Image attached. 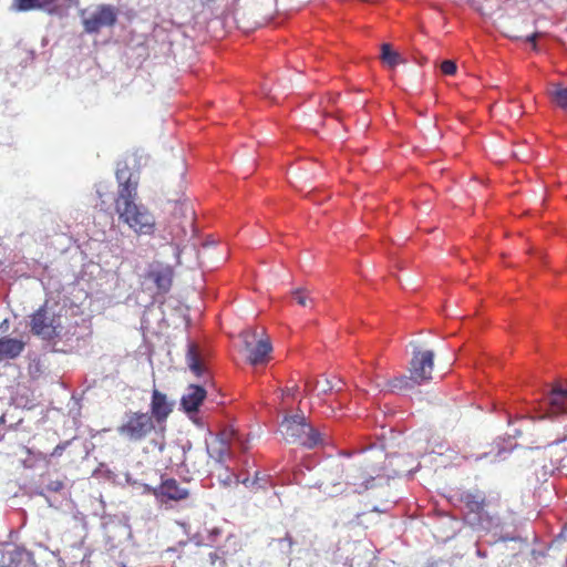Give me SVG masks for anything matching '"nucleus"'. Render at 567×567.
<instances>
[{"label":"nucleus","mask_w":567,"mask_h":567,"mask_svg":"<svg viewBox=\"0 0 567 567\" xmlns=\"http://www.w3.org/2000/svg\"><path fill=\"white\" fill-rule=\"evenodd\" d=\"M208 454L216 462H224L229 455V444L223 439H215L207 447Z\"/></svg>","instance_id":"nucleus-19"},{"label":"nucleus","mask_w":567,"mask_h":567,"mask_svg":"<svg viewBox=\"0 0 567 567\" xmlns=\"http://www.w3.org/2000/svg\"><path fill=\"white\" fill-rule=\"evenodd\" d=\"M25 342L16 338H0V361L18 358L24 350Z\"/></svg>","instance_id":"nucleus-15"},{"label":"nucleus","mask_w":567,"mask_h":567,"mask_svg":"<svg viewBox=\"0 0 567 567\" xmlns=\"http://www.w3.org/2000/svg\"><path fill=\"white\" fill-rule=\"evenodd\" d=\"M62 487V483L61 482H58L56 484H53V487L51 488L52 491H59L60 488Z\"/></svg>","instance_id":"nucleus-32"},{"label":"nucleus","mask_w":567,"mask_h":567,"mask_svg":"<svg viewBox=\"0 0 567 567\" xmlns=\"http://www.w3.org/2000/svg\"><path fill=\"white\" fill-rule=\"evenodd\" d=\"M359 468H350L346 474V484L353 486V492L362 493L374 486V476L378 471L374 467L364 466L360 475L355 474Z\"/></svg>","instance_id":"nucleus-12"},{"label":"nucleus","mask_w":567,"mask_h":567,"mask_svg":"<svg viewBox=\"0 0 567 567\" xmlns=\"http://www.w3.org/2000/svg\"><path fill=\"white\" fill-rule=\"evenodd\" d=\"M280 432L287 442L308 449L323 443L321 433L313 429L302 414L286 416L280 424Z\"/></svg>","instance_id":"nucleus-3"},{"label":"nucleus","mask_w":567,"mask_h":567,"mask_svg":"<svg viewBox=\"0 0 567 567\" xmlns=\"http://www.w3.org/2000/svg\"><path fill=\"white\" fill-rule=\"evenodd\" d=\"M214 1H215V0H200V2H202L203 4H208V3H212V2H214Z\"/></svg>","instance_id":"nucleus-34"},{"label":"nucleus","mask_w":567,"mask_h":567,"mask_svg":"<svg viewBox=\"0 0 567 567\" xmlns=\"http://www.w3.org/2000/svg\"><path fill=\"white\" fill-rule=\"evenodd\" d=\"M293 299L301 307H308L313 303L312 299L309 297V293L303 289H297L292 292Z\"/></svg>","instance_id":"nucleus-21"},{"label":"nucleus","mask_w":567,"mask_h":567,"mask_svg":"<svg viewBox=\"0 0 567 567\" xmlns=\"http://www.w3.org/2000/svg\"><path fill=\"white\" fill-rule=\"evenodd\" d=\"M174 409V402L169 401L167 395L158 389H153L150 416L155 424H163L166 422Z\"/></svg>","instance_id":"nucleus-11"},{"label":"nucleus","mask_w":567,"mask_h":567,"mask_svg":"<svg viewBox=\"0 0 567 567\" xmlns=\"http://www.w3.org/2000/svg\"><path fill=\"white\" fill-rule=\"evenodd\" d=\"M264 330L259 336L258 331L251 328L246 329L240 333L247 360L252 365L266 363L268 361L269 353L272 350L269 338L264 337Z\"/></svg>","instance_id":"nucleus-6"},{"label":"nucleus","mask_w":567,"mask_h":567,"mask_svg":"<svg viewBox=\"0 0 567 567\" xmlns=\"http://www.w3.org/2000/svg\"><path fill=\"white\" fill-rule=\"evenodd\" d=\"M462 508L471 524L491 530L502 525L501 506L497 501L486 497L481 489H467L460 494Z\"/></svg>","instance_id":"nucleus-2"},{"label":"nucleus","mask_w":567,"mask_h":567,"mask_svg":"<svg viewBox=\"0 0 567 567\" xmlns=\"http://www.w3.org/2000/svg\"><path fill=\"white\" fill-rule=\"evenodd\" d=\"M174 209L179 214L181 217H189L190 220L193 219V210L186 203H176Z\"/></svg>","instance_id":"nucleus-22"},{"label":"nucleus","mask_w":567,"mask_h":567,"mask_svg":"<svg viewBox=\"0 0 567 567\" xmlns=\"http://www.w3.org/2000/svg\"><path fill=\"white\" fill-rule=\"evenodd\" d=\"M205 398L206 390L200 385L192 384L182 398V406L187 413L197 412Z\"/></svg>","instance_id":"nucleus-14"},{"label":"nucleus","mask_w":567,"mask_h":567,"mask_svg":"<svg viewBox=\"0 0 567 567\" xmlns=\"http://www.w3.org/2000/svg\"><path fill=\"white\" fill-rule=\"evenodd\" d=\"M30 331L42 340L59 338L63 330L62 317L48 302L35 310L29 322Z\"/></svg>","instance_id":"nucleus-5"},{"label":"nucleus","mask_w":567,"mask_h":567,"mask_svg":"<svg viewBox=\"0 0 567 567\" xmlns=\"http://www.w3.org/2000/svg\"><path fill=\"white\" fill-rule=\"evenodd\" d=\"M548 401L554 413H567V390L553 389Z\"/></svg>","instance_id":"nucleus-17"},{"label":"nucleus","mask_w":567,"mask_h":567,"mask_svg":"<svg viewBox=\"0 0 567 567\" xmlns=\"http://www.w3.org/2000/svg\"><path fill=\"white\" fill-rule=\"evenodd\" d=\"M156 430L148 412L128 411L122 423L116 427L117 434L130 443L145 441Z\"/></svg>","instance_id":"nucleus-4"},{"label":"nucleus","mask_w":567,"mask_h":567,"mask_svg":"<svg viewBox=\"0 0 567 567\" xmlns=\"http://www.w3.org/2000/svg\"><path fill=\"white\" fill-rule=\"evenodd\" d=\"M416 384L414 382V379L410 374V377L406 375H400L389 381L388 385L392 392L395 391H402L410 388H413V385Z\"/></svg>","instance_id":"nucleus-20"},{"label":"nucleus","mask_w":567,"mask_h":567,"mask_svg":"<svg viewBox=\"0 0 567 567\" xmlns=\"http://www.w3.org/2000/svg\"><path fill=\"white\" fill-rule=\"evenodd\" d=\"M381 60L388 68L403 65L411 69H435L437 66L436 61H430L423 56H421L420 59H415L412 65H408L406 59L399 52L394 51L389 43H383L381 45Z\"/></svg>","instance_id":"nucleus-9"},{"label":"nucleus","mask_w":567,"mask_h":567,"mask_svg":"<svg viewBox=\"0 0 567 567\" xmlns=\"http://www.w3.org/2000/svg\"><path fill=\"white\" fill-rule=\"evenodd\" d=\"M186 363L190 371L196 377H202L205 373L206 368L203 361L200 360L198 348L195 343L188 344V350L186 353Z\"/></svg>","instance_id":"nucleus-16"},{"label":"nucleus","mask_w":567,"mask_h":567,"mask_svg":"<svg viewBox=\"0 0 567 567\" xmlns=\"http://www.w3.org/2000/svg\"><path fill=\"white\" fill-rule=\"evenodd\" d=\"M537 37H538V34H537V33H533L532 35L526 37V41H528V42H530V43H533V44H534L535 39H536Z\"/></svg>","instance_id":"nucleus-30"},{"label":"nucleus","mask_w":567,"mask_h":567,"mask_svg":"<svg viewBox=\"0 0 567 567\" xmlns=\"http://www.w3.org/2000/svg\"><path fill=\"white\" fill-rule=\"evenodd\" d=\"M297 390V386L287 388L284 390V394L288 396H292L295 394V391Z\"/></svg>","instance_id":"nucleus-29"},{"label":"nucleus","mask_w":567,"mask_h":567,"mask_svg":"<svg viewBox=\"0 0 567 567\" xmlns=\"http://www.w3.org/2000/svg\"><path fill=\"white\" fill-rule=\"evenodd\" d=\"M40 456L42 457V460H47L45 455L40 454Z\"/></svg>","instance_id":"nucleus-35"},{"label":"nucleus","mask_w":567,"mask_h":567,"mask_svg":"<svg viewBox=\"0 0 567 567\" xmlns=\"http://www.w3.org/2000/svg\"><path fill=\"white\" fill-rule=\"evenodd\" d=\"M220 534V529L217 528V527H214L212 529H209V538L210 540H215V537H217L218 535Z\"/></svg>","instance_id":"nucleus-28"},{"label":"nucleus","mask_w":567,"mask_h":567,"mask_svg":"<svg viewBox=\"0 0 567 567\" xmlns=\"http://www.w3.org/2000/svg\"><path fill=\"white\" fill-rule=\"evenodd\" d=\"M156 445L158 446V450L162 452L164 450V442H158L156 443Z\"/></svg>","instance_id":"nucleus-33"},{"label":"nucleus","mask_w":567,"mask_h":567,"mask_svg":"<svg viewBox=\"0 0 567 567\" xmlns=\"http://www.w3.org/2000/svg\"><path fill=\"white\" fill-rule=\"evenodd\" d=\"M341 381L338 380V382L333 383L331 380L326 379L324 384L322 385L321 392L327 394L328 392H331L333 390L341 391Z\"/></svg>","instance_id":"nucleus-23"},{"label":"nucleus","mask_w":567,"mask_h":567,"mask_svg":"<svg viewBox=\"0 0 567 567\" xmlns=\"http://www.w3.org/2000/svg\"><path fill=\"white\" fill-rule=\"evenodd\" d=\"M548 95L556 106L567 110V86L561 83H550Z\"/></svg>","instance_id":"nucleus-18"},{"label":"nucleus","mask_w":567,"mask_h":567,"mask_svg":"<svg viewBox=\"0 0 567 567\" xmlns=\"http://www.w3.org/2000/svg\"><path fill=\"white\" fill-rule=\"evenodd\" d=\"M107 190H109V188H107V186H106V185H104V184H102V183L97 185L96 194H97V196H99V197H100V199H101V207H102V208H103V205H105V204H106V202L103 199V196L107 193Z\"/></svg>","instance_id":"nucleus-26"},{"label":"nucleus","mask_w":567,"mask_h":567,"mask_svg":"<svg viewBox=\"0 0 567 567\" xmlns=\"http://www.w3.org/2000/svg\"><path fill=\"white\" fill-rule=\"evenodd\" d=\"M174 270L168 265L156 264L151 267L146 278L152 280L158 292L166 293L172 287Z\"/></svg>","instance_id":"nucleus-13"},{"label":"nucleus","mask_w":567,"mask_h":567,"mask_svg":"<svg viewBox=\"0 0 567 567\" xmlns=\"http://www.w3.org/2000/svg\"><path fill=\"white\" fill-rule=\"evenodd\" d=\"M62 487V483L61 482H58L56 484H53V487L51 488L52 491H59L60 488Z\"/></svg>","instance_id":"nucleus-31"},{"label":"nucleus","mask_w":567,"mask_h":567,"mask_svg":"<svg viewBox=\"0 0 567 567\" xmlns=\"http://www.w3.org/2000/svg\"><path fill=\"white\" fill-rule=\"evenodd\" d=\"M223 555H225V553H223ZM208 558L212 565H215L217 561H219L221 567L226 566L225 557L220 556L217 550L209 553Z\"/></svg>","instance_id":"nucleus-24"},{"label":"nucleus","mask_w":567,"mask_h":567,"mask_svg":"<svg viewBox=\"0 0 567 567\" xmlns=\"http://www.w3.org/2000/svg\"><path fill=\"white\" fill-rule=\"evenodd\" d=\"M151 493L161 502H181L190 495L188 488L184 487L175 478H163L161 484L151 489Z\"/></svg>","instance_id":"nucleus-10"},{"label":"nucleus","mask_w":567,"mask_h":567,"mask_svg":"<svg viewBox=\"0 0 567 567\" xmlns=\"http://www.w3.org/2000/svg\"><path fill=\"white\" fill-rule=\"evenodd\" d=\"M433 367L434 352L432 350L415 351L410 362L409 371L414 382L421 384L432 379Z\"/></svg>","instance_id":"nucleus-8"},{"label":"nucleus","mask_w":567,"mask_h":567,"mask_svg":"<svg viewBox=\"0 0 567 567\" xmlns=\"http://www.w3.org/2000/svg\"><path fill=\"white\" fill-rule=\"evenodd\" d=\"M68 444L69 442L56 445L50 456H61Z\"/></svg>","instance_id":"nucleus-27"},{"label":"nucleus","mask_w":567,"mask_h":567,"mask_svg":"<svg viewBox=\"0 0 567 567\" xmlns=\"http://www.w3.org/2000/svg\"><path fill=\"white\" fill-rule=\"evenodd\" d=\"M116 22V12L110 4H101L83 17L84 30L87 33L99 32L102 28L112 27Z\"/></svg>","instance_id":"nucleus-7"},{"label":"nucleus","mask_w":567,"mask_h":567,"mask_svg":"<svg viewBox=\"0 0 567 567\" xmlns=\"http://www.w3.org/2000/svg\"><path fill=\"white\" fill-rule=\"evenodd\" d=\"M457 65L453 60H444L440 64V71H456Z\"/></svg>","instance_id":"nucleus-25"},{"label":"nucleus","mask_w":567,"mask_h":567,"mask_svg":"<svg viewBox=\"0 0 567 567\" xmlns=\"http://www.w3.org/2000/svg\"><path fill=\"white\" fill-rule=\"evenodd\" d=\"M115 176L118 187L114 209L118 220L137 235H153L156 230L155 217L146 206L137 203L138 175L124 165L116 169Z\"/></svg>","instance_id":"nucleus-1"}]
</instances>
